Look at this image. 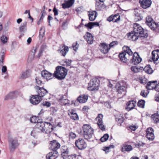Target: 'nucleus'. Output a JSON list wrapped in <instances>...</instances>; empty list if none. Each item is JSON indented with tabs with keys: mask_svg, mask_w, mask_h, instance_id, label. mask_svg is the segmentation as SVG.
<instances>
[{
	"mask_svg": "<svg viewBox=\"0 0 159 159\" xmlns=\"http://www.w3.org/2000/svg\"><path fill=\"white\" fill-rule=\"evenodd\" d=\"M38 117H37L36 116H33L31 117L30 120V121L31 122L33 123H36L37 122V123L38 122Z\"/></svg>",
	"mask_w": 159,
	"mask_h": 159,
	"instance_id": "nucleus-47",
	"label": "nucleus"
},
{
	"mask_svg": "<svg viewBox=\"0 0 159 159\" xmlns=\"http://www.w3.org/2000/svg\"><path fill=\"white\" fill-rule=\"evenodd\" d=\"M146 23L152 30H154V28L156 27V23L151 16H148L147 17Z\"/></svg>",
	"mask_w": 159,
	"mask_h": 159,
	"instance_id": "nucleus-10",
	"label": "nucleus"
},
{
	"mask_svg": "<svg viewBox=\"0 0 159 159\" xmlns=\"http://www.w3.org/2000/svg\"><path fill=\"white\" fill-rule=\"evenodd\" d=\"M99 25V24L97 22H89L84 25L85 26L90 29H91L94 26H98Z\"/></svg>",
	"mask_w": 159,
	"mask_h": 159,
	"instance_id": "nucleus-34",
	"label": "nucleus"
},
{
	"mask_svg": "<svg viewBox=\"0 0 159 159\" xmlns=\"http://www.w3.org/2000/svg\"><path fill=\"white\" fill-rule=\"evenodd\" d=\"M57 100L59 102L63 105H66L69 104V101L67 99V96L66 95H59L57 97Z\"/></svg>",
	"mask_w": 159,
	"mask_h": 159,
	"instance_id": "nucleus-16",
	"label": "nucleus"
},
{
	"mask_svg": "<svg viewBox=\"0 0 159 159\" xmlns=\"http://www.w3.org/2000/svg\"><path fill=\"white\" fill-rule=\"evenodd\" d=\"M143 70H144L146 73L148 74H151L153 72L150 65H148L146 66L143 68Z\"/></svg>",
	"mask_w": 159,
	"mask_h": 159,
	"instance_id": "nucleus-36",
	"label": "nucleus"
},
{
	"mask_svg": "<svg viewBox=\"0 0 159 159\" xmlns=\"http://www.w3.org/2000/svg\"><path fill=\"white\" fill-rule=\"evenodd\" d=\"M89 19L90 21H94L96 19L97 15V12L96 11H89L88 12Z\"/></svg>",
	"mask_w": 159,
	"mask_h": 159,
	"instance_id": "nucleus-27",
	"label": "nucleus"
},
{
	"mask_svg": "<svg viewBox=\"0 0 159 159\" xmlns=\"http://www.w3.org/2000/svg\"><path fill=\"white\" fill-rule=\"evenodd\" d=\"M88 99L87 95L85 94L80 96V103H84L87 102Z\"/></svg>",
	"mask_w": 159,
	"mask_h": 159,
	"instance_id": "nucleus-39",
	"label": "nucleus"
},
{
	"mask_svg": "<svg viewBox=\"0 0 159 159\" xmlns=\"http://www.w3.org/2000/svg\"><path fill=\"white\" fill-rule=\"evenodd\" d=\"M109 138V135L107 134H104L103 137L100 139V141L102 142L106 141Z\"/></svg>",
	"mask_w": 159,
	"mask_h": 159,
	"instance_id": "nucleus-48",
	"label": "nucleus"
},
{
	"mask_svg": "<svg viewBox=\"0 0 159 159\" xmlns=\"http://www.w3.org/2000/svg\"><path fill=\"white\" fill-rule=\"evenodd\" d=\"M41 100V98L38 95H32L30 99V101L33 105H36L40 102Z\"/></svg>",
	"mask_w": 159,
	"mask_h": 159,
	"instance_id": "nucleus-12",
	"label": "nucleus"
},
{
	"mask_svg": "<svg viewBox=\"0 0 159 159\" xmlns=\"http://www.w3.org/2000/svg\"><path fill=\"white\" fill-rule=\"evenodd\" d=\"M9 148L11 151H13L19 145L16 139H11L9 141Z\"/></svg>",
	"mask_w": 159,
	"mask_h": 159,
	"instance_id": "nucleus-11",
	"label": "nucleus"
},
{
	"mask_svg": "<svg viewBox=\"0 0 159 159\" xmlns=\"http://www.w3.org/2000/svg\"><path fill=\"white\" fill-rule=\"evenodd\" d=\"M84 37L89 44H92L93 41V37L92 35L90 33L87 32L86 34L84 36Z\"/></svg>",
	"mask_w": 159,
	"mask_h": 159,
	"instance_id": "nucleus-19",
	"label": "nucleus"
},
{
	"mask_svg": "<svg viewBox=\"0 0 159 159\" xmlns=\"http://www.w3.org/2000/svg\"><path fill=\"white\" fill-rule=\"evenodd\" d=\"M136 102L134 101H129L127 104V107L126 109L129 111L133 109L135 106Z\"/></svg>",
	"mask_w": 159,
	"mask_h": 159,
	"instance_id": "nucleus-29",
	"label": "nucleus"
},
{
	"mask_svg": "<svg viewBox=\"0 0 159 159\" xmlns=\"http://www.w3.org/2000/svg\"><path fill=\"white\" fill-rule=\"evenodd\" d=\"M15 96V92H11L8 94L5 98V100H8L12 98Z\"/></svg>",
	"mask_w": 159,
	"mask_h": 159,
	"instance_id": "nucleus-40",
	"label": "nucleus"
},
{
	"mask_svg": "<svg viewBox=\"0 0 159 159\" xmlns=\"http://www.w3.org/2000/svg\"><path fill=\"white\" fill-rule=\"evenodd\" d=\"M1 40L3 44H5L7 42V38L6 36L5 35H2L1 37Z\"/></svg>",
	"mask_w": 159,
	"mask_h": 159,
	"instance_id": "nucleus-49",
	"label": "nucleus"
},
{
	"mask_svg": "<svg viewBox=\"0 0 159 159\" xmlns=\"http://www.w3.org/2000/svg\"><path fill=\"white\" fill-rule=\"evenodd\" d=\"M131 70L134 73H137L143 70V68L138 66H132L131 67Z\"/></svg>",
	"mask_w": 159,
	"mask_h": 159,
	"instance_id": "nucleus-30",
	"label": "nucleus"
},
{
	"mask_svg": "<svg viewBox=\"0 0 159 159\" xmlns=\"http://www.w3.org/2000/svg\"><path fill=\"white\" fill-rule=\"evenodd\" d=\"M75 2V0H64V3L62 4L63 8L65 9L70 7Z\"/></svg>",
	"mask_w": 159,
	"mask_h": 159,
	"instance_id": "nucleus-20",
	"label": "nucleus"
},
{
	"mask_svg": "<svg viewBox=\"0 0 159 159\" xmlns=\"http://www.w3.org/2000/svg\"><path fill=\"white\" fill-rule=\"evenodd\" d=\"M140 7L144 9H146L149 7L152 4L151 0H139Z\"/></svg>",
	"mask_w": 159,
	"mask_h": 159,
	"instance_id": "nucleus-9",
	"label": "nucleus"
},
{
	"mask_svg": "<svg viewBox=\"0 0 159 159\" xmlns=\"http://www.w3.org/2000/svg\"><path fill=\"white\" fill-rule=\"evenodd\" d=\"M139 37H140L139 35L138 34H137L133 31L129 33L128 35V38L132 41L136 40Z\"/></svg>",
	"mask_w": 159,
	"mask_h": 159,
	"instance_id": "nucleus-24",
	"label": "nucleus"
},
{
	"mask_svg": "<svg viewBox=\"0 0 159 159\" xmlns=\"http://www.w3.org/2000/svg\"><path fill=\"white\" fill-rule=\"evenodd\" d=\"M73 50L76 51L78 49V45L77 43L76 42L75 43H74L72 45Z\"/></svg>",
	"mask_w": 159,
	"mask_h": 159,
	"instance_id": "nucleus-55",
	"label": "nucleus"
},
{
	"mask_svg": "<svg viewBox=\"0 0 159 159\" xmlns=\"http://www.w3.org/2000/svg\"><path fill=\"white\" fill-rule=\"evenodd\" d=\"M120 16L119 14H116L113 15V22H116L119 21L120 19Z\"/></svg>",
	"mask_w": 159,
	"mask_h": 159,
	"instance_id": "nucleus-45",
	"label": "nucleus"
},
{
	"mask_svg": "<svg viewBox=\"0 0 159 159\" xmlns=\"http://www.w3.org/2000/svg\"><path fill=\"white\" fill-rule=\"evenodd\" d=\"M140 95L143 97L145 98L147 97V94H145L144 91L143 90L141 91L140 93Z\"/></svg>",
	"mask_w": 159,
	"mask_h": 159,
	"instance_id": "nucleus-61",
	"label": "nucleus"
},
{
	"mask_svg": "<svg viewBox=\"0 0 159 159\" xmlns=\"http://www.w3.org/2000/svg\"><path fill=\"white\" fill-rule=\"evenodd\" d=\"M7 70V68L6 66H3L2 69V72L5 73Z\"/></svg>",
	"mask_w": 159,
	"mask_h": 159,
	"instance_id": "nucleus-63",
	"label": "nucleus"
},
{
	"mask_svg": "<svg viewBox=\"0 0 159 159\" xmlns=\"http://www.w3.org/2000/svg\"><path fill=\"white\" fill-rule=\"evenodd\" d=\"M68 114L71 119L74 120L78 119V116L76 113L75 112L74 110H68Z\"/></svg>",
	"mask_w": 159,
	"mask_h": 159,
	"instance_id": "nucleus-28",
	"label": "nucleus"
},
{
	"mask_svg": "<svg viewBox=\"0 0 159 159\" xmlns=\"http://www.w3.org/2000/svg\"><path fill=\"white\" fill-rule=\"evenodd\" d=\"M116 120L118 123V124L120 126L124 121V117L121 115H118L116 117Z\"/></svg>",
	"mask_w": 159,
	"mask_h": 159,
	"instance_id": "nucleus-33",
	"label": "nucleus"
},
{
	"mask_svg": "<svg viewBox=\"0 0 159 159\" xmlns=\"http://www.w3.org/2000/svg\"><path fill=\"white\" fill-rule=\"evenodd\" d=\"M90 64L88 63H84L82 64V66L84 67V68H88L90 66Z\"/></svg>",
	"mask_w": 159,
	"mask_h": 159,
	"instance_id": "nucleus-58",
	"label": "nucleus"
},
{
	"mask_svg": "<svg viewBox=\"0 0 159 159\" xmlns=\"http://www.w3.org/2000/svg\"><path fill=\"white\" fill-rule=\"evenodd\" d=\"M99 85V81L96 79H93L89 83L88 89L90 91L97 90Z\"/></svg>",
	"mask_w": 159,
	"mask_h": 159,
	"instance_id": "nucleus-6",
	"label": "nucleus"
},
{
	"mask_svg": "<svg viewBox=\"0 0 159 159\" xmlns=\"http://www.w3.org/2000/svg\"><path fill=\"white\" fill-rule=\"evenodd\" d=\"M80 142V139H78L77 140H76L75 142V146L77 147L78 149H80V148L79 147V143Z\"/></svg>",
	"mask_w": 159,
	"mask_h": 159,
	"instance_id": "nucleus-60",
	"label": "nucleus"
},
{
	"mask_svg": "<svg viewBox=\"0 0 159 159\" xmlns=\"http://www.w3.org/2000/svg\"><path fill=\"white\" fill-rule=\"evenodd\" d=\"M69 136L70 138L74 139L76 137V134L72 132H70L69 133Z\"/></svg>",
	"mask_w": 159,
	"mask_h": 159,
	"instance_id": "nucleus-56",
	"label": "nucleus"
},
{
	"mask_svg": "<svg viewBox=\"0 0 159 159\" xmlns=\"http://www.w3.org/2000/svg\"><path fill=\"white\" fill-rule=\"evenodd\" d=\"M29 71L26 70L22 72L20 75V78L22 79H26L28 77Z\"/></svg>",
	"mask_w": 159,
	"mask_h": 159,
	"instance_id": "nucleus-37",
	"label": "nucleus"
},
{
	"mask_svg": "<svg viewBox=\"0 0 159 159\" xmlns=\"http://www.w3.org/2000/svg\"><path fill=\"white\" fill-rule=\"evenodd\" d=\"M110 48L108 45L105 43H101L100 49L102 53L104 54L107 53Z\"/></svg>",
	"mask_w": 159,
	"mask_h": 159,
	"instance_id": "nucleus-21",
	"label": "nucleus"
},
{
	"mask_svg": "<svg viewBox=\"0 0 159 159\" xmlns=\"http://www.w3.org/2000/svg\"><path fill=\"white\" fill-rule=\"evenodd\" d=\"M82 129L84 138L87 139H90L93 133V129L91 126L89 125L84 124Z\"/></svg>",
	"mask_w": 159,
	"mask_h": 159,
	"instance_id": "nucleus-4",
	"label": "nucleus"
},
{
	"mask_svg": "<svg viewBox=\"0 0 159 159\" xmlns=\"http://www.w3.org/2000/svg\"><path fill=\"white\" fill-rule=\"evenodd\" d=\"M146 137L149 140H152L154 138L153 134V130L152 128H149L146 131Z\"/></svg>",
	"mask_w": 159,
	"mask_h": 159,
	"instance_id": "nucleus-17",
	"label": "nucleus"
},
{
	"mask_svg": "<svg viewBox=\"0 0 159 159\" xmlns=\"http://www.w3.org/2000/svg\"><path fill=\"white\" fill-rule=\"evenodd\" d=\"M79 155H76L75 154L71 155L68 157V159H79Z\"/></svg>",
	"mask_w": 159,
	"mask_h": 159,
	"instance_id": "nucleus-50",
	"label": "nucleus"
},
{
	"mask_svg": "<svg viewBox=\"0 0 159 159\" xmlns=\"http://www.w3.org/2000/svg\"><path fill=\"white\" fill-rule=\"evenodd\" d=\"M145 103V102L144 100H139L138 103V105L139 107L143 108L144 107Z\"/></svg>",
	"mask_w": 159,
	"mask_h": 159,
	"instance_id": "nucleus-46",
	"label": "nucleus"
},
{
	"mask_svg": "<svg viewBox=\"0 0 159 159\" xmlns=\"http://www.w3.org/2000/svg\"><path fill=\"white\" fill-rule=\"evenodd\" d=\"M62 49L61 50H59L60 51V53L62 56H65L69 50L68 47L66 46H63L62 47Z\"/></svg>",
	"mask_w": 159,
	"mask_h": 159,
	"instance_id": "nucleus-32",
	"label": "nucleus"
},
{
	"mask_svg": "<svg viewBox=\"0 0 159 159\" xmlns=\"http://www.w3.org/2000/svg\"><path fill=\"white\" fill-rule=\"evenodd\" d=\"M41 75L42 76L47 80L52 79L53 76V75L51 73L45 70H43L41 72Z\"/></svg>",
	"mask_w": 159,
	"mask_h": 159,
	"instance_id": "nucleus-15",
	"label": "nucleus"
},
{
	"mask_svg": "<svg viewBox=\"0 0 159 159\" xmlns=\"http://www.w3.org/2000/svg\"><path fill=\"white\" fill-rule=\"evenodd\" d=\"M123 49V51L119 54V57L121 61L126 62L129 60L130 57L132 56L133 52L127 46H124Z\"/></svg>",
	"mask_w": 159,
	"mask_h": 159,
	"instance_id": "nucleus-2",
	"label": "nucleus"
},
{
	"mask_svg": "<svg viewBox=\"0 0 159 159\" xmlns=\"http://www.w3.org/2000/svg\"><path fill=\"white\" fill-rule=\"evenodd\" d=\"M152 121L154 123H157L159 121V115L155 114L151 116Z\"/></svg>",
	"mask_w": 159,
	"mask_h": 159,
	"instance_id": "nucleus-35",
	"label": "nucleus"
},
{
	"mask_svg": "<svg viewBox=\"0 0 159 159\" xmlns=\"http://www.w3.org/2000/svg\"><path fill=\"white\" fill-rule=\"evenodd\" d=\"M35 81L37 84L38 85H40L42 84V82L41 80V78L39 77H37L35 79Z\"/></svg>",
	"mask_w": 159,
	"mask_h": 159,
	"instance_id": "nucleus-52",
	"label": "nucleus"
},
{
	"mask_svg": "<svg viewBox=\"0 0 159 159\" xmlns=\"http://www.w3.org/2000/svg\"><path fill=\"white\" fill-rule=\"evenodd\" d=\"M134 30V32L139 35L140 37L146 38L148 34L146 31L144 30L139 24L134 23L133 25Z\"/></svg>",
	"mask_w": 159,
	"mask_h": 159,
	"instance_id": "nucleus-5",
	"label": "nucleus"
},
{
	"mask_svg": "<svg viewBox=\"0 0 159 159\" xmlns=\"http://www.w3.org/2000/svg\"><path fill=\"white\" fill-rule=\"evenodd\" d=\"M113 15L110 16L108 18H107V20L109 22H111V21H113Z\"/></svg>",
	"mask_w": 159,
	"mask_h": 159,
	"instance_id": "nucleus-62",
	"label": "nucleus"
},
{
	"mask_svg": "<svg viewBox=\"0 0 159 159\" xmlns=\"http://www.w3.org/2000/svg\"><path fill=\"white\" fill-rule=\"evenodd\" d=\"M155 90L157 92H159V83L157 85H156V86L155 88Z\"/></svg>",
	"mask_w": 159,
	"mask_h": 159,
	"instance_id": "nucleus-64",
	"label": "nucleus"
},
{
	"mask_svg": "<svg viewBox=\"0 0 159 159\" xmlns=\"http://www.w3.org/2000/svg\"><path fill=\"white\" fill-rule=\"evenodd\" d=\"M103 116L101 114H99L96 118L95 120L97 121V124L99 128L102 131L105 130V127L102 121Z\"/></svg>",
	"mask_w": 159,
	"mask_h": 159,
	"instance_id": "nucleus-7",
	"label": "nucleus"
},
{
	"mask_svg": "<svg viewBox=\"0 0 159 159\" xmlns=\"http://www.w3.org/2000/svg\"><path fill=\"white\" fill-rule=\"evenodd\" d=\"M126 88L125 86H120L118 87L117 91L119 93H125Z\"/></svg>",
	"mask_w": 159,
	"mask_h": 159,
	"instance_id": "nucleus-38",
	"label": "nucleus"
},
{
	"mask_svg": "<svg viewBox=\"0 0 159 159\" xmlns=\"http://www.w3.org/2000/svg\"><path fill=\"white\" fill-rule=\"evenodd\" d=\"M39 133H40V131L39 130V129L37 127L36 124L35 127L31 131V135L35 138L37 136Z\"/></svg>",
	"mask_w": 159,
	"mask_h": 159,
	"instance_id": "nucleus-31",
	"label": "nucleus"
},
{
	"mask_svg": "<svg viewBox=\"0 0 159 159\" xmlns=\"http://www.w3.org/2000/svg\"><path fill=\"white\" fill-rule=\"evenodd\" d=\"M89 109V108L88 106H85L82 108V111L84 113H87Z\"/></svg>",
	"mask_w": 159,
	"mask_h": 159,
	"instance_id": "nucleus-54",
	"label": "nucleus"
},
{
	"mask_svg": "<svg viewBox=\"0 0 159 159\" xmlns=\"http://www.w3.org/2000/svg\"><path fill=\"white\" fill-rule=\"evenodd\" d=\"M58 156V152L57 151H52L48 153L46 157L47 159H56Z\"/></svg>",
	"mask_w": 159,
	"mask_h": 159,
	"instance_id": "nucleus-25",
	"label": "nucleus"
},
{
	"mask_svg": "<svg viewBox=\"0 0 159 159\" xmlns=\"http://www.w3.org/2000/svg\"><path fill=\"white\" fill-rule=\"evenodd\" d=\"M61 64L62 65L66 66H69L70 65L71 63V61L69 60L66 59L63 60L61 61Z\"/></svg>",
	"mask_w": 159,
	"mask_h": 159,
	"instance_id": "nucleus-41",
	"label": "nucleus"
},
{
	"mask_svg": "<svg viewBox=\"0 0 159 159\" xmlns=\"http://www.w3.org/2000/svg\"><path fill=\"white\" fill-rule=\"evenodd\" d=\"M117 42L116 41H114L111 43L109 44V47L110 48L113 47L114 45L117 44Z\"/></svg>",
	"mask_w": 159,
	"mask_h": 159,
	"instance_id": "nucleus-57",
	"label": "nucleus"
},
{
	"mask_svg": "<svg viewBox=\"0 0 159 159\" xmlns=\"http://www.w3.org/2000/svg\"><path fill=\"white\" fill-rule=\"evenodd\" d=\"M61 156L64 159L66 158L68 156L69 151L67 147L62 146L61 148Z\"/></svg>",
	"mask_w": 159,
	"mask_h": 159,
	"instance_id": "nucleus-23",
	"label": "nucleus"
},
{
	"mask_svg": "<svg viewBox=\"0 0 159 159\" xmlns=\"http://www.w3.org/2000/svg\"><path fill=\"white\" fill-rule=\"evenodd\" d=\"M26 25L27 23L26 22H25L21 24L19 28L20 30V32H23L25 31Z\"/></svg>",
	"mask_w": 159,
	"mask_h": 159,
	"instance_id": "nucleus-44",
	"label": "nucleus"
},
{
	"mask_svg": "<svg viewBox=\"0 0 159 159\" xmlns=\"http://www.w3.org/2000/svg\"><path fill=\"white\" fill-rule=\"evenodd\" d=\"M79 102H80V96L78 97L77 101H72L71 104H74V106H78L79 105Z\"/></svg>",
	"mask_w": 159,
	"mask_h": 159,
	"instance_id": "nucleus-51",
	"label": "nucleus"
},
{
	"mask_svg": "<svg viewBox=\"0 0 159 159\" xmlns=\"http://www.w3.org/2000/svg\"><path fill=\"white\" fill-rule=\"evenodd\" d=\"M157 81H151L148 82L146 85V88L148 90H152L153 89H155L156 85L157 84Z\"/></svg>",
	"mask_w": 159,
	"mask_h": 159,
	"instance_id": "nucleus-22",
	"label": "nucleus"
},
{
	"mask_svg": "<svg viewBox=\"0 0 159 159\" xmlns=\"http://www.w3.org/2000/svg\"><path fill=\"white\" fill-rule=\"evenodd\" d=\"M34 88L38 93V95L41 98L43 97L45 95L48 93V91L43 87H40L38 86H36Z\"/></svg>",
	"mask_w": 159,
	"mask_h": 159,
	"instance_id": "nucleus-8",
	"label": "nucleus"
},
{
	"mask_svg": "<svg viewBox=\"0 0 159 159\" xmlns=\"http://www.w3.org/2000/svg\"><path fill=\"white\" fill-rule=\"evenodd\" d=\"M45 33V28L44 27H42L39 31V37L42 38L44 35Z\"/></svg>",
	"mask_w": 159,
	"mask_h": 159,
	"instance_id": "nucleus-43",
	"label": "nucleus"
},
{
	"mask_svg": "<svg viewBox=\"0 0 159 159\" xmlns=\"http://www.w3.org/2000/svg\"><path fill=\"white\" fill-rule=\"evenodd\" d=\"M152 59L154 61H157L159 58V50L157 49L152 51Z\"/></svg>",
	"mask_w": 159,
	"mask_h": 159,
	"instance_id": "nucleus-26",
	"label": "nucleus"
},
{
	"mask_svg": "<svg viewBox=\"0 0 159 159\" xmlns=\"http://www.w3.org/2000/svg\"><path fill=\"white\" fill-rule=\"evenodd\" d=\"M142 59L139 57L138 53L135 52L132 56V58L131 60V62L134 65L137 64L141 62Z\"/></svg>",
	"mask_w": 159,
	"mask_h": 159,
	"instance_id": "nucleus-14",
	"label": "nucleus"
},
{
	"mask_svg": "<svg viewBox=\"0 0 159 159\" xmlns=\"http://www.w3.org/2000/svg\"><path fill=\"white\" fill-rule=\"evenodd\" d=\"M4 57L3 53H1L0 55V65L1 66L3 65V61L4 58Z\"/></svg>",
	"mask_w": 159,
	"mask_h": 159,
	"instance_id": "nucleus-53",
	"label": "nucleus"
},
{
	"mask_svg": "<svg viewBox=\"0 0 159 159\" xmlns=\"http://www.w3.org/2000/svg\"><path fill=\"white\" fill-rule=\"evenodd\" d=\"M129 127L132 130L134 131H135L138 128V127L137 126L135 125H131L129 126Z\"/></svg>",
	"mask_w": 159,
	"mask_h": 159,
	"instance_id": "nucleus-59",
	"label": "nucleus"
},
{
	"mask_svg": "<svg viewBox=\"0 0 159 159\" xmlns=\"http://www.w3.org/2000/svg\"><path fill=\"white\" fill-rule=\"evenodd\" d=\"M120 150L122 152H129L133 149L131 145L125 143L122 144L120 146Z\"/></svg>",
	"mask_w": 159,
	"mask_h": 159,
	"instance_id": "nucleus-18",
	"label": "nucleus"
},
{
	"mask_svg": "<svg viewBox=\"0 0 159 159\" xmlns=\"http://www.w3.org/2000/svg\"><path fill=\"white\" fill-rule=\"evenodd\" d=\"M50 148L53 152L57 151L60 147V143L56 140H53L50 142Z\"/></svg>",
	"mask_w": 159,
	"mask_h": 159,
	"instance_id": "nucleus-13",
	"label": "nucleus"
},
{
	"mask_svg": "<svg viewBox=\"0 0 159 159\" xmlns=\"http://www.w3.org/2000/svg\"><path fill=\"white\" fill-rule=\"evenodd\" d=\"M87 147L86 142L83 139L80 140V150L84 149Z\"/></svg>",
	"mask_w": 159,
	"mask_h": 159,
	"instance_id": "nucleus-42",
	"label": "nucleus"
},
{
	"mask_svg": "<svg viewBox=\"0 0 159 159\" xmlns=\"http://www.w3.org/2000/svg\"><path fill=\"white\" fill-rule=\"evenodd\" d=\"M56 70L53 74V76L58 80L64 79L67 74V71L64 67L58 66L56 68Z\"/></svg>",
	"mask_w": 159,
	"mask_h": 159,
	"instance_id": "nucleus-3",
	"label": "nucleus"
},
{
	"mask_svg": "<svg viewBox=\"0 0 159 159\" xmlns=\"http://www.w3.org/2000/svg\"><path fill=\"white\" fill-rule=\"evenodd\" d=\"M37 126L39 129L41 133L49 134L53 130V126L50 123L41 122L37 124Z\"/></svg>",
	"mask_w": 159,
	"mask_h": 159,
	"instance_id": "nucleus-1",
	"label": "nucleus"
}]
</instances>
